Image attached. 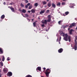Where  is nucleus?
I'll return each mask as SVG.
<instances>
[{
  "instance_id": "nucleus-1",
  "label": "nucleus",
  "mask_w": 77,
  "mask_h": 77,
  "mask_svg": "<svg viewBox=\"0 0 77 77\" xmlns=\"http://www.w3.org/2000/svg\"><path fill=\"white\" fill-rule=\"evenodd\" d=\"M61 36H63L64 37L63 39L66 41H68V35L67 34H64L63 32L60 33Z\"/></svg>"
},
{
  "instance_id": "nucleus-2",
  "label": "nucleus",
  "mask_w": 77,
  "mask_h": 77,
  "mask_svg": "<svg viewBox=\"0 0 77 77\" xmlns=\"http://www.w3.org/2000/svg\"><path fill=\"white\" fill-rule=\"evenodd\" d=\"M51 72V70L50 69H47L46 70L45 73L46 74L47 77H48L49 75V74Z\"/></svg>"
},
{
  "instance_id": "nucleus-3",
  "label": "nucleus",
  "mask_w": 77,
  "mask_h": 77,
  "mask_svg": "<svg viewBox=\"0 0 77 77\" xmlns=\"http://www.w3.org/2000/svg\"><path fill=\"white\" fill-rule=\"evenodd\" d=\"M74 49L75 51L77 50V40H75V45H74Z\"/></svg>"
},
{
  "instance_id": "nucleus-4",
  "label": "nucleus",
  "mask_w": 77,
  "mask_h": 77,
  "mask_svg": "<svg viewBox=\"0 0 77 77\" xmlns=\"http://www.w3.org/2000/svg\"><path fill=\"white\" fill-rule=\"evenodd\" d=\"M51 15H49L48 16V20H47V22H50L51 21Z\"/></svg>"
},
{
  "instance_id": "nucleus-5",
  "label": "nucleus",
  "mask_w": 77,
  "mask_h": 77,
  "mask_svg": "<svg viewBox=\"0 0 77 77\" xmlns=\"http://www.w3.org/2000/svg\"><path fill=\"white\" fill-rule=\"evenodd\" d=\"M3 71L4 73H6L8 71V69H7V68H4Z\"/></svg>"
},
{
  "instance_id": "nucleus-6",
  "label": "nucleus",
  "mask_w": 77,
  "mask_h": 77,
  "mask_svg": "<svg viewBox=\"0 0 77 77\" xmlns=\"http://www.w3.org/2000/svg\"><path fill=\"white\" fill-rule=\"evenodd\" d=\"M12 74H13L11 72H8L7 73V75H8L9 77H11V76H12Z\"/></svg>"
},
{
  "instance_id": "nucleus-7",
  "label": "nucleus",
  "mask_w": 77,
  "mask_h": 77,
  "mask_svg": "<svg viewBox=\"0 0 77 77\" xmlns=\"http://www.w3.org/2000/svg\"><path fill=\"white\" fill-rule=\"evenodd\" d=\"M63 48H60L59 49V50H58V52L59 53H62V52H63Z\"/></svg>"
},
{
  "instance_id": "nucleus-8",
  "label": "nucleus",
  "mask_w": 77,
  "mask_h": 77,
  "mask_svg": "<svg viewBox=\"0 0 77 77\" xmlns=\"http://www.w3.org/2000/svg\"><path fill=\"white\" fill-rule=\"evenodd\" d=\"M42 22L44 24H46L47 22V20H43Z\"/></svg>"
},
{
  "instance_id": "nucleus-9",
  "label": "nucleus",
  "mask_w": 77,
  "mask_h": 77,
  "mask_svg": "<svg viewBox=\"0 0 77 77\" xmlns=\"http://www.w3.org/2000/svg\"><path fill=\"white\" fill-rule=\"evenodd\" d=\"M69 12L68 11H67V12H65V14H63V16H66L67 15H68V14H69Z\"/></svg>"
},
{
  "instance_id": "nucleus-10",
  "label": "nucleus",
  "mask_w": 77,
  "mask_h": 77,
  "mask_svg": "<svg viewBox=\"0 0 77 77\" xmlns=\"http://www.w3.org/2000/svg\"><path fill=\"white\" fill-rule=\"evenodd\" d=\"M38 70L39 71H41V67H39V66H38L37 67V69H36V70Z\"/></svg>"
},
{
  "instance_id": "nucleus-11",
  "label": "nucleus",
  "mask_w": 77,
  "mask_h": 77,
  "mask_svg": "<svg viewBox=\"0 0 77 77\" xmlns=\"http://www.w3.org/2000/svg\"><path fill=\"white\" fill-rule=\"evenodd\" d=\"M5 18V15H2V16L1 17V18L2 20H3V19H4Z\"/></svg>"
},
{
  "instance_id": "nucleus-12",
  "label": "nucleus",
  "mask_w": 77,
  "mask_h": 77,
  "mask_svg": "<svg viewBox=\"0 0 77 77\" xmlns=\"http://www.w3.org/2000/svg\"><path fill=\"white\" fill-rule=\"evenodd\" d=\"M31 11L32 13H35V11L34 9H32L31 10Z\"/></svg>"
},
{
  "instance_id": "nucleus-13",
  "label": "nucleus",
  "mask_w": 77,
  "mask_h": 77,
  "mask_svg": "<svg viewBox=\"0 0 77 77\" xmlns=\"http://www.w3.org/2000/svg\"><path fill=\"white\" fill-rule=\"evenodd\" d=\"M73 31V30L72 29L70 30L69 31V33L70 35H72V32Z\"/></svg>"
},
{
  "instance_id": "nucleus-14",
  "label": "nucleus",
  "mask_w": 77,
  "mask_h": 77,
  "mask_svg": "<svg viewBox=\"0 0 77 77\" xmlns=\"http://www.w3.org/2000/svg\"><path fill=\"white\" fill-rule=\"evenodd\" d=\"M47 5L49 7H50L51 5V3L50 2L48 3L47 4Z\"/></svg>"
},
{
  "instance_id": "nucleus-15",
  "label": "nucleus",
  "mask_w": 77,
  "mask_h": 77,
  "mask_svg": "<svg viewBox=\"0 0 77 77\" xmlns=\"http://www.w3.org/2000/svg\"><path fill=\"white\" fill-rule=\"evenodd\" d=\"M10 8L11 9V11L12 12H14V8H13L10 7Z\"/></svg>"
},
{
  "instance_id": "nucleus-16",
  "label": "nucleus",
  "mask_w": 77,
  "mask_h": 77,
  "mask_svg": "<svg viewBox=\"0 0 77 77\" xmlns=\"http://www.w3.org/2000/svg\"><path fill=\"white\" fill-rule=\"evenodd\" d=\"M45 12V11L44 10L41 11V12H40V14H43V13H44Z\"/></svg>"
},
{
  "instance_id": "nucleus-17",
  "label": "nucleus",
  "mask_w": 77,
  "mask_h": 77,
  "mask_svg": "<svg viewBox=\"0 0 77 77\" xmlns=\"http://www.w3.org/2000/svg\"><path fill=\"white\" fill-rule=\"evenodd\" d=\"M62 22H63V20H60V21H59L58 23L59 25H61V23H62Z\"/></svg>"
},
{
  "instance_id": "nucleus-18",
  "label": "nucleus",
  "mask_w": 77,
  "mask_h": 77,
  "mask_svg": "<svg viewBox=\"0 0 77 77\" xmlns=\"http://www.w3.org/2000/svg\"><path fill=\"white\" fill-rule=\"evenodd\" d=\"M71 36H69L68 37V39H69V42H70L71 41Z\"/></svg>"
},
{
  "instance_id": "nucleus-19",
  "label": "nucleus",
  "mask_w": 77,
  "mask_h": 77,
  "mask_svg": "<svg viewBox=\"0 0 77 77\" xmlns=\"http://www.w3.org/2000/svg\"><path fill=\"white\" fill-rule=\"evenodd\" d=\"M60 5H61V3L60 2H59L58 3H57V6H60Z\"/></svg>"
},
{
  "instance_id": "nucleus-20",
  "label": "nucleus",
  "mask_w": 77,
  "mask_h": 77,
  "mask_svg": "<svg viewBox=\"0 0 77 77\" xmlns=\"http://www.w3.org/2000/svg\"><path fill=\"white\" fill-rule=\"evenodd\" d=\"M72 27H74L75 26H76V24L75 23H72Z\"/></svg>"
},
{
  "instance_id": "nucleus-21",
  "label": "nucleus",
  "mask_w": 77,
  "mask_h": 77,
  "mask_svg": "<svg viewBox=\"0 0 77 77\" xmlns=\"http://www.w3.org/2000/svg\"><path fill=\"white\" fill-rule=\"evenodd\" d=\"M52 7H54V8H55L56 7V5H55V4H54V3H53L52 4Z\"/></svg>"
},
{
  "instance_id": "nucleus-22",
  "label": "nucleus",
  "mask_w": 77,
  "mask_h": 77,
  "mask_svg": "<svg viewBox=\"0 0 77 77\" xmlns=\"http://www.w3.org/2000/svg\"><path fill=\"white\" fill-rule=\"evenodd\" d=\"M43 3V4L44 5H45V4H47V2L46 1H43L42 2Z\"/></svg>"
},
{
  "instance_id": "nucleus-23",
  "label": "nucleus",
  "mask_w": 77,
  "mask_h": 77,
  "mask_svg": "<svg viewBox=\"0 0 77 77\" xmlns=\"http://www.w3.org/2000/svg\"><path fill=\"white\" fill-rule=\"evenodd\" d=\"M0 52H1V54H2L3 53V51L2 50V48H0Z\"/></svg>"
},
{
  "instance_id": "nucleus-24",
  "label": "nucleus",
  "mask_w": 77,
  "mask_h": 77,
  "mask_svg": "<svg viewBox=\"0 0 77 77\" xmlns=\"http://www.w3.org/2000/svg\"><path fill=\"white\" fill-rule=\"evenodd\" d=\"M3 58H2V60L3 61H4L5 60V57L4 56H2Z\"/></svg>"
},
{
  "instance_id": "nucleus-25",
  "label": "nucleus",
  "mask_w": 77,
  "mask_h": 77,
  "mask_svg": "<svg viewBox=\"0 0 77 77\" xmlns=\"http://www.w3.org/2000/svg\"><path fill=\"white\" fill-rule=\"evenodd\" d=\"M26 10H25V9H23V11H22V12H23V13H26Z\"/></svg>"
},
{
  "instance_id": "nucleus-26",
  "label": "nucleus",
  "mask_w": 77,
  "mask_h": 77,
  "mask_svg": "<svg viewBox=\"0 0 77 77\" xmlns=\"http://www.w3.org/2000/svg\"><path fill=\"white\" fill-rule=\"evenodd\" d=\"M38 3H36L35 4L34 6H36V7H37L38 6Z\"/></svg>"
},
{
  "instance_id": "nucleus-27",
  "label": "nucleus",
  "mask_w": 77,
  "mask_h": 77,
  "mask_svg": "<svg viewBox=\"0 0 77 77\" xmlns=\"http://www.w3.org/2000/svg\"><path fill=\"white\" fill-rule=\"evenodd\" d=\"M20 6L21 7H24V5H23V4L21 3L20 4Z\"/></svg>"
},
{
  "instance_id": "nucleus-28",
  "label": "nucleus",
  "mask_w": 77,
  "mask_h": 77,
  "mask_svg": "<svg viewBox=\"0 0 77 77\" xmlns=\"http://www.w3.org/2000/svg\"><path fill=\"white\" fill-rule=\"evenodd\" d=\"M0 64L2 66H3V63L1 61L0 62Z\"/></svg>"
},
{
  "instance_id": "nucleus-29",
  "label": "nucleus",
  "mask_w": 77,
  "mask_h": 77,
  "mask_svg": "<svg viewBox=\"0 0 77 77\" xmlns=\"http://www.w3.org/2000/svg\"><path fill=\"white\" fill-rule=\"evenodd\" d=\"M32 5H30V6H29V9H32Z\"/></svg>"
},
{
  "instance_id": "nucleus-30",
  "label": "nucleus",
  "mask_w": 77,
  "mask_h": 77,
  "mask_svg": "<svg viewBox=\"0 0 77 77\" xmlns=\"http://www.w3.org/2000/svg\"><path fill=\"white\" fill-rule=\"evenodd\" d=\"M25 16L26 17H29V15L28 14H25Z\"/></svg>"
},
{
  "instance_id": "nucleus-31",
  "label": "nucleus",
  "mask_w": 77,
  "mask_h": 77,
  "mask_svg": "<svg viewBox=\"0 0 77 77\" xmlns=\"http://www.w3.org/2000/svg\"><path fill=\"white\" fill-rule=\"evenodd\" d=\"M33 26L34 27H35V26H36V22H34L33 23Z\"/></svg>"
},
{
  "instance_id": "nucleus-32",
  "label": "nucleus",
  "mask_w": 77,
  "mask_h": 77,
  "mask_svg": "<svg viewBox=\"0 0 77 77\" xmlns=\"http://www.w3.org/2000/svg\"><path fill=\"white\" fill-rule=\"evenodd\" d=\"M10 60V57H8L7 58V60L8 61H9V60Z\"/></svg>"
},
{
  "instance_id": "nucleus-33",
  "label": "nucleus",
  "mask_w": 77,
  "mask_h": 77,
  "mask_svg": "<svg viewBox=\"0 0 77 77\" xmlns=\"http://www.w3.org/2000/svg\"><path fill=\"white\" fill-rule=\"evenodd\" d=\"M26 77H32V75H28Z\"/></svg>"
},
{
  "instance_id": "nucleus-34",
  "label": "nucleus",
  "mask_w": 77,
  "mask_h": 77,
  "mask_svg": "<svg viewBox=\"0 0 77 77\" xmlns=\"http://www.w3.org/2000/svg\"><path fill=\"white\" fill-rule=\"evenodd\" d=\"M69 27L70 28H72V25L70 26Z\"/></svg>"
},
{
  "instance_id": "nucleus-35",
  "label": "nucleus",
  "mask_w": 77,
  "mask_h": 77,
  "mask_svg": "<svg viewBox=\"0 0 77 77\" xmlns=\"http://www.w3.org/2000/svg\"><path fill=\"white\" fill-rule=\"evenodd\" d=\"M49 11H50L49 9H48V10H47V11H46V13H49Z\"/></svg>"
},
{
  "instance_id": "nucleus-36",
  "label": "nucleus",
  "mask_w": 77,
  "mask_h": 77,
  "mask_svg": "<svg viewBox=\"0 0 77 77\" xmlns=\"http://www.w3.org/2000/svg\"><path fill=\"white\" fill-rule=\"evenodd\" d=\"M42 27H45V25H44V24H42Z\"/></svg>"
},
{
  "instance_id": "nucleus-37",
  "label": "nucleus",
  "mask_w": 77,
  "mask_h": 77,
  "mask_svg": "<svg viewBox=\"0 0 77 77\" xmlns=\"http://www.w3.org/2000/svg\"><path fill=\"white\" fill-rule=\"evenodd\" d=\"M19 11L20 12H23V11H22V9H21V8H19Z\"/></svg>"
},
{
  "instance_id": "nucleus-38",
  "label": "nucleus",
  "mask_w": 77,
  "mask_h": 77,
  "mask_svg": "<svg viewBox=\"0 0 77 77\" xmlns=\"http://www.w3.org/2000/svg\"><path fill=\"white\" fill-rule=\"evenodd\" d=\"M25 7H26V9H27L28 8V5H26Z\"/></svg>"
},
{
  "instance_id": "nucleus-39",
  "label": "nucleus",
  "mask_w": 77,
  "mask_h": 77,
  "mask_svg": "<svg viewBox=\"0 0 77 77\" xmlns=\"http://www.w3.org/2000/svg\"><path fill=\"white\" fill-rule=\"evenodd\" d=\"M27 5H28V6H29L30 5V3H29L27 4Z\"/></svg>"
},
{
  "instance_id": "nucleus-40",
  "label": "nucleus",
  "mask_w": 77,
  "mask_h": 77,
  "mask_svg": "<svg viewBox=\"0 0 77 77\" xmlns=\"http://www.w3.org/2000/svg\"><path fill=\"white\" fill-rule=\"evenodd\" d=\"M62 5H65V3L62 2Z\"/></svg>"
},
{
  "instance_id": "nucleus-41",
  "label": "nucleus",
  "mask_w": 77,
  "mask_h": 77,
  "mask_svg": "<svg viewBox=\"0 0 77 77\" xmlns=\"http://www.w3.org/2000/svg\"><path fill=\"white\" fill-rule=\"evenodd\" d=\"M73 7H74V6H71V5H70V7L71 8H72Z\"/></svg>"
},
{
  "instance_id": "nucleus-42",
  "label": "nucleus",
  "mask_w": 77,
  "mask_h": 77,
  "mask_svg": "<svg viewBox=\"0 0 77 77\" xmlns=\"http://www.w3.org/2000/svg\"><path fill=\"white\" fill-rule=\"evenodd\" d=\"M68 26V25H66L65 26V28H67Z\"/></svg>"
},
{
  "instance_id": "nucleus-43",
  "label": "nucleus",
  "mask_w": 77,
  "mask_h": 77,
  "mask_svg": "<svg viewBox=\"0 0 77 77\" xmlns=\"http://www.w3.org/2000/svg\"><path fill=\"white\" fill-rule=\"evenodd\" d=\"M25 2H26V3H27L29 2V1L28 0H26V1H25Z\"/></svg>"
},
{
  "instance_id": "nucleus-44",
  "label": "nucleus",
  "mask_w": 77,
  "mask_h": 77,
  "mask_svg": "<svg viewBox=\"0 0 77 77\" xmlns=\"http://www.w3.org/2000/svg\"><path fill=\"white\" fill-rule=\"evenodd\" d=\"M63 28L64 29H65V26H64V25L63 26Z\"/></svg>"
},
{
  "instance_id": "nucleus-45",
  "label": "nucleus",
  "mask_w": 77,
  "mask_h": 77,
  "mask_svg": "<svg viewBox=\"0 0 77 77\" xmlns=\"http://www.w3.org/2000/svg\"><path fill=\"white\" fill-rule=\"evenodd\" d=\"M13 4H14L13 2L11 3L10 4V5H13Z\"/></svg>"
},
{
  "instance_id": "nucleus-46",
  "label": "nucleus",
  "mask_w": 77,
  "mask_h": 77,
  "mask_svg": "<svg viewBox=\"0 0 77 77\" xmlns=\"http://www.w3.org/2000/svg\"><path fill=\"white\" fill-rule=\"evenodd\" d=\"M61 39V37H60V41Z\"/></svg>"
},
{
  "instance_id": "nucleus-47",
  "label": "nucleus",
  "mask_w": 77,
  "mask_h": 77,
  "mask_svg": "<svg viewBox=\"0 0 77 77\" xmlns=\"http://www.w3.org/2000/svg\"><path fill=\"white\" fill-rule=\"evenodd\" d=\"M75 39H76V40H77V36H76V37H75Z\"/></svg>"
},
{
  "instance_id": "nucleus-48",
  "label": "nucleus",
  "mask_w": 77,
  "mask_h": 77,
  "mask_svg": "<svg viewBox=\"0 0 77 77\" xmlns=\"http://www.w3.org/2000/svg\"><path fill=\"white\" fill-rule=\"evenodd\" d=\"M43 69H44V70H45L46 69L45 67H44L43 68Z\"/></svg>"
},
{
  "instance_id": "nucleus-49",
  "label": "nucleus",
  "mask_w": 77,
  "mask_h": 77,
  "mask_svg": "<svg viewBox=\"0 0 77 77\" xmlns=\"http://www.w3.org/2000/svg\"><path fill=\"white\" fill-rule=\"evenodd\" d=\"M30 11H28V12H29V13H30Z\"/></svg>"
},
{
  "instance_id": "nucleus-50",
  "label": "nucleus",
  "mask_w": 77,
  "mask_h": 77,
  "mask_svg": "<svg viewBox=\"0 0 77 77\" xmlns=\"http://www.w3.org/2000/svg\"><path fill=\"white\" fill-rule=\"evenodd\" d=\"M3 4L4 5H5L6 4V3L5 2H4L3 3Z\"/></svg>"
},
{
  "instance_id": "nucleus-51",
  "label": "nucleus",
  "mask_w": 77,
  "mask_h": 77,
  "mask_svg": "<svg viewBox=\"0 0 77 77\" xmlns=\"http://www.w3.org/2000/svg\"><path fill=\"white\" fill-rule=\"evenodd\" d=\"M38 19H39V20H40V17H38Z\"/></svg>"
},
{
  "instance_id": "nucleus-52",
  "label": "nucleus",
  "mask_w": 77,
  "mask_h": 77,
  "mask_svg": "<svg viewBox=\"0 0 77 77\" xmlns=\"http://www.w3.org/2000/svg\"><path fill=\"white\" fill-rule=\"evenodd\" d=\"M1 69H0V74H1Z\"/></svg>"
},
{
  "instance_id": "nucleus-53",
  "label": "nucleus",
  "mask_w": 77,
  "mask_h": 77,
  "mask_svg": "<svg viewBox=\"0 0 77 77\" xmlns=\"http://www.w3.org/2000/svg\"><path fill=\"white\" fill-rule=\"evenodd\" d=\"M27 20H29V21H30V20H29V19H28H28H27Z\"/></svg>"
},
{
  "instance_id": "nucleus-54",
  "label": "nucleus",
  "mask_w": 77,
  "mask_h": 77,
  "mask_svg": "<svg viewBox=\"0 0 77 77\" xmlns=\"http://www.w3.org/2000/svg\"><path fill=\"white\" fill-rule=\"evenodd\" d=\"M49 1V0H47V2H48Z\"/></svg>"
},
{
  "instance_id": "nucleus-55",
  "label": "nucleus",
  "mask_w": 77,
  "mask_h": 77,
  "mask_svg": "<svg viewBox=\"0 0 77 77\" xmlns=\"http://www.w3.org/2000/svg\"><path fill=\"white\" fill-rule=\"evenodd\" d=\"M45 8L47 7V6H46V5L45 6Z\"/></svg>"
},
{
  "instance_id": "nucleus-56",
  "label": "nucleus",
  "mask_w": 77,
  "mask_h": 77,
  "mask_svg": "<svg viewBox=\"0 0 77 77\" xmlns=\"http://www.w3.org/2000/svg\"><path fill=\"white\" fill-rule=\"evenodd\" d=\"M22 15H23L24 17H25L23 15V14H22Z\"/></svg>"
},
{
  "instance_id": "nucleus-57",
  "label": "nucleus",
  "mask_w": 77,
  "mask_h": 77,
  "mask_svg": "<svg viewBox=\"0 0 77 77\" xmlns=\"http://www.w3.org/2000/svg\"><path fill=\"white\" fill-rule=\"evenodd\" d=\"M34 20V19H32V21H33Z\"/></svg>"
},
{
  "instance_id": "nucleus-58",
  "label": "nucleus",
  "mask_w": 77,
  "mask_h": 77,
  "mask_svg": "<svg viewBox=\"0 0 77 77\" xmlns=\"http://www.w3.org/2000/svg\"><path fill=\"white\" fill-rule=\"evenodd\" d=\"M63 1H66V0H63Z\"/></svg>"
},
{
  "instance_id": "nucleus-59",
  "label": "nucleus",
  "mask_w": 77,
  "mask_h": 77,
  "mask_svg": "<svg viewBox=\"0 0 77 77\" xmlns=\"http://www.w3.org/2000/svg\"><path fill=\"white\" fill-rule=\"evenodd\" d=\"M23 1H28V0H23Z\"/></svg>"
},
{
  "instance_id": "nucleus-60",
  "label": "nucleus",
  "mask_w": 77,
  "mask_h": 77,
  "mask_svg": "<svg viewBox=\"0 0 77 77\" xmlns=\"http://www.w3.org/2000/svg\"><path fill=\"white\" fill-rule=\"evenodd\" d=\"M77 29V26H76V28L75 29Z\"/></svg>"
},
{
  "instance_id": "nucleus-61",
  "label": "nucleus",
  "mask_w": 77,
  "mask_h": 77,
  "mask_svg": "<svg viewBox=\"0 0 77 77\" xmlns=\"http://www.w3.org/2000/svg\"><path fill=\"white\" fill-rule=\"evenodd\" d=\"M70 29V28H69V29H68V30H69V29Z\"/></svg>"
},
{
  "instance_id": "nucleus-62",
  "label": "nucleus",
  "mask_w": 77,
  "mask_h": 77,
  "mask_svg": "<svg viewBox=\"0 0 77 77\" xmlns=\"http://www.w3.org/2000/svg\"><path fill=\"white\" fill-rule=\"evenodd\" d=\"M0 61H1V59L0 58Z\"/></svg>"
},
{
  "instance_id": "nucleus-63",
  "label": "nucleus",
  "mask_w": 77,
  "mask_h": 77,
  "mask_svg": "<svg viewBox=\"0 0 77 77\" xmlns=\"http://www.w3.org/2000/svg\"><path fill=\"white\" fill-rule=\"evenodd\" d=\"M0 77H1V75H0Z\"/></svg>"
},
{
  "instance_id": "nucleus-64",
  "label": "nucleus",
  "mask_w": 77,
  "mask_h": 77,
  "mask_svg": "<svg viewBox=\"0 0 77 77\" xmlns=\"http://www.w3.org/2000/svg\"><path fill=\"white\" fill-rule=\"evenodd\" d=\"M74 48H72V49H74Z\"/></svg>"
}]
</instances>
